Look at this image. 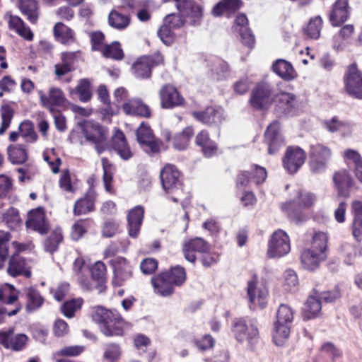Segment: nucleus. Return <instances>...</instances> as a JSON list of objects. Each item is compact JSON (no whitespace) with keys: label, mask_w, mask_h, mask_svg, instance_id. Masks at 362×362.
I'll list each match as a JSON object with an SVG mask.
<instances>
[{"label":"nucleus","mask_w":362,"mask_h":362,"mask_svg":"<svg viewBox=\"0 0 362 362\" xmlns=\"http://www.w3.org/2000/svg\"><path fill=\"white\" fill-rule=\"evenodd\" d=\"M38 95L42 105L51 112H53L56 107L64 105L66 102L64 94L59 88H51L48 95L42 90H39Z\"/></svg>","instance_id":"obj_15"},{"label":"nucleus","mask_w":362,"mask_h":362,"mask_svg":"<svg viewBox=\"0 0 362 362\" xmlns=\"http://www.w3.org/2000/svg\"><path fill=\"white\" fill-rule=\"evenodd\" d=\"M83 303L81 298L66 301L62 307V310L66 317H71L74 313L81 308Z\"/></svg>","instance_id":"obj_58"},{"label":"nucleus","mask_w":362,"mask_h":362,"mask_svg":"<svg viewBox=\"0 0 362 362\" xmlns=\"http://www.w3.org/2000/svg\"><path fill=\"white\" fill-rule=\"evenodd\" d=\"M103 55L106 58H110L115 60H121L124 57V53L121 45L118 42H114L110 45L104 47L102 52Z\"/></svg>","instance_id":"obj_50"},{"label":"nucleus","mask_w":362,"mask_h":362,"mask_svg":"<svg viewBox=\"0 0 362 362\" xmlns=\"http://www.w3.org/2000/svg\"><path fill=\"white\" fill-rule=\"evenodd\" d=\"M326 256H323L311 249L304 250L300 255L302 267L309 271H313L318 268L320 264L325 261Z\"/></svg>","instance_id":"obj_27"},{"label":"nucleus","mask_w":362,"mask_h":362,"mask_svg":"<svg viewBox=\"0 0 362 362\" xmlns=\"http://www.w3.org/2000/svg\"><path fill=\"white\" fill-rule=\"evenodd\" d=\"M290 325L274 322L272 339L276 346H282L286 343L290 335Z\"/></svg>","instance_id":"obj_41"},{"label":"nucleus","mask_w":362,"mask_h":362,"mask_svg":"<svg viewBox=\"0 0 362 362\" xmlns=\"http://www.w3.org/2000/svg\"><path fill=\"white\" fill-rule=\"evenodd\" d=\"M233 332L239 341H247L250 344L256 341L259 336L257 327L252 323L247 324L245 320L240 319L235 322Z\"/></svg>","instance_id":"obj_11"},{"label":"nucleus","mask_w":362,"mask_h":362,"mask_svg":"<svg viewBox=\"0 0 362 362\" xmlns=\"http://www.w3.org/2000/svg\"><path fill=\"white\" fill-rule=\"evenodd\" d=\"M43 303V299L40 293L35 289L30 288L27 292L26 309L33 310L40 308Z\"/></svg>","instance_id":"obj_55"},{"label":"nucleus","mask_w":362,"mask_h":362,"mask_svg":"<svg viewBox=\"0 0 362 362\" xmlns=\"http://www.w3.org/2000/svg\"><path fill=\"white\" fill-rule=\"evenodd\" d=\"M168 277L175 286L181 285L186 280V273L184 268L177 266L168 272Z\"/></svg>","instance_id":"obj_57"},{"label":"nucleus","mask_w":362,"mask_h":362,"mask_svg":"<svg viewBox=\"0 0 362 362\" xmlns=\"http://www.w3.org/2000/svg\"><path fill=\"white\" fill-rule=\"evenodd\" d=\"M291 241L287 233L282 230L274 231L268 243L267 255L269 258H279L288 254Z\"/></svg>","instance_id":"obj_2"},{"label":"nucleus","mask_w":362,"mask_h":362,"mask_svg":"<svg viewBox=\"0 0 362 362\" xmlns=\"http://www.w3.org/2000/svg\"><path fill=\"white\" fill-rule=\"evenodd\" d=\"M28 341V337L24 334H14L13 328L0 333V344L7 349L22 350Z\"/></svg>","instance_id":"obj_14"},{"label":"nucleus","mask_w":362,"mask_h":362,"mask_svg":"<svg viewBox=\"0 0 362 362\" xmlns=\"http://www.w3.org/2000/svg\"><path fill=\"white\" fill-rule=\"evenodd\" d=\"M331 156L332 151L329 147L321 144L312 145L310 151V166L312 172L318 173L323 171Z\"/></svg>","instance_id":"obj_4"},{"label":"nucleus","mask_w":362,"mask_h":362,"mask_svg":"<svg viewBox=\"0 0 362 362\" xmlns=\"http://www.w3.org/2000/svg\"><path fill=\"white\" fill-rule=\"evenodd\" d=\"M333 180L340 196H348V189L351 186L352 179L346 170H339L333 176Z\"/></svg>","instance_id":"obj_31"},{"label":"nucleus","mask_w":362,"mask_h":362,"mask_svg":"<svg viewBox=\"0 0 362 362\" xmlns=\"http://www.w3.org/2000/svg\"><path fill=\"white\" fill-rule=\"evenodd\" d=\"M322 25V18L320 16H316L308 23L305 33L310 37L317 39L320 37Z\"/></svg>","instance_id":"obj_56"},{"label":"nucleus","mask_w":362,"mask_h":362,"mask_svg":"<svg viewBox=\"0 0 362 362\" xmlns=\"http://www.w3.org/2000/svg\"><path fill=\"white\" fill-rule=\"evenodd\" d=\"M112 262L115 272L112 283L116 286H120L132 277V267L123 257H117Z\"/></svg>","instance_id":"obj_18"},{"label":"nucleus","mask_w":362,"mask_h":362,"mask_svg":"<svg viewBox=\"0 0 362 362\" xmlns=\"http://www.w3.org/2000/svg\"><path fill=\"white\" fill-rule=\"evenodd\" d=\"M144 210L141 206H136L129 211L127 216L129 235L136 238L139 233L143 221Z\"/></svg>","instance_id":"obj_26"},{"label":"nucleus","mask_w":362,"mask_h":362,"mask_svg":"<svg viewBox=\"0 0 362 362\" xmlns=\"http://www.w3.org/2000/svg\"><path fill=\"white\" fill-rule=\"evenodd\" d=\"M53 33L55 39L62 44H71L75 41L74 32L63 23H56Z\"/></svg>","instance_id":"obj_34"},{"label":"nucleus","mask_w":362,"mask_h":362,"mask_svg":"<svg viewBox=\"0 0 362 362\" xmlns=\"http://www.w3.org/2000/svg\"><path fill=\"white\" fill-rule=\"evenodd\" d=\"M265 141L268 144V151L270 154L276 153L284 144V139L280 134V127L278 122L271 124L265 132Z\"/></svg>","instance_id":"obj_22"},{"label":"nucleus","mask_w":362,"mask_h":362,"mask_svg":"<svg viewBox=\"0 0 362 362\" xmlns=\"http://www.w3.org/2000/svg\"><path fill=\"white\" fill-rule=\"evenodd\" d=\"M180 172L173 165H166L160 173V180L163 189L172 192L180 185Z\"/></svg>","instance_id":"obj_16"},{"label":"nucleus","mask_w":362,"mask_h":362,"mask_svg":"<svg viewBox=\"0 0 362 362\" xmlns=\"http://www.w3.org/2000/svg\"><path fill=\"white\" fill-rule=\"evenodd\" d=\"M272 90L269 85L262 83L258 85L251 94V105L257 110L267 108L272 103L271 98Z\"/></svg>","instance_id":"obj_13"},{"label":"nucleus","mask_w":362,"mask_h":362,"mask_svg":"<svg viewBox=\"0 0 362 362\" xmlns=\"http://www.w3.org/2000/svg\"><path fill=\"white\" fill-rule=\"evenodd\" d=\"M3 221L10 228H16L21 223L18 211L14 208L8 209L3 214Z\"/></svg>","instance_id":"obj_54"},{"label":"nucleus","mask_w":362,"mask_h":362,"mask_svg":"<svg viewBox=\"0 0 362 362\" xmlns=\"http://www.w3.org/2000/svg\"><path fill=\"white\" fill-rule=\"evenodd\" d=\"M194 134L192 127H187L183 131L176 135L173 139L174 146L179 150L185 149L189 144V141Z\"/></svg>","instance_id":"obj_47"},{"label":"nucleus","mask_w":362,"mask_h":362,"mask_svg":"<svg viewBox=\"0 0 362 362\" xmlns=\"http://www.w3.org/2000/svg\"><path fill=\"white\" fill-rule=\"evenodd\" d=\"M7 20L9 29L14 30L18 35L27 41H32L34 35L30 28L25 25L23 20L11 13H7L5 16Z\"/></svg>","instance_id":"obj_23"},{"label":"nucleus","mask_w":362,"mask_h":362,"mask_svg":"<svg viewBox=\"0 0 362 362\" xmlns=\"http://www.w3.org/2000/svg\"><path fill=\"white\" fill-rule=\"evenodd\" d=\"M76 91L79 95L80 100L82 102H87L91 98L90 83L86 79H82L78 82Z\"/></svg>","instance_id":"obj_59"},{"label":"nucleus","mask_w":362,"mask_h":362,"mask_svg":"<svg viewBox=\"0 0 362 362\" xmlns=\"http://www.w3.org/2000/svg\"><path fill=\"white\" fill-rule=\"evenodd\" d=\"M325 126L327 128V129L330 132L343 131L346 129H349V124L339 121L336 117H333L329 120L325 121Z\"/></svg>","instance_id":"obj_62"},{"label":"nucleus","mask_w":362,"mask_h":362,"mask_svg":"<svg viewBox=\"0 0 362 362\" xmlns=\"http://www.w3.org/2000/svg\"><path fill=\"white\" fill-rule=\"evenodd\" d=\"M96 197V192L93 188H90L83 198L76 202L74 208V214L80 216L93 211L95 209Z\"/></svg>","instance_id":"obj_24"},{"label":"nucleus","mask_w":362,"mask_h":362,"mask_svg":"<svg viewBox=\"0 0 362 362\" xmlns=\"http://www.w3.org/2000/svg\"><path fill=\"white\" fill-rule=\"evenodd\" d=\"M193 116L208 125H219L224 119L223 110L219 107H208L203 112H194Z\"/></svg>","instance_id":"obj_19"},{"label":"nucleus","mask_w":362,"mask_h":362,"mask_svg":"<svg viewBox=\"0 0 362 362\" xmlns=\"http://www.w3.org/2000/svg\"><path fill=\"white\" fill-rule=\"evenodd\" d=\"M1 114V125H0V136L4 134L7 131L14 115V111L9 105H4L0 110Z\"/></svg>","instance_id":"obj_49"},{"label":"nucleus","mask_w":362,"mask_h":362,"mask_svg":"<svg viewBox=\"0 0 362 362\" xmlns=\"http://www.w3.org/2000/svg\"><path fill=\"white\" fill-rule=\"evenodd\" d=\"M276 100L281 106L288 112H291L298 105L296 96L291 93H280L276 95Z\"/></svg>","instance_id":"obj_53"},{"label":"nucleus","mask_w":362,"mask_h":362,"mask_svg":"<svg viewBox=\"0 0 362 362\" xmlns=\"http://www.w3.org/2000/svg\"><path fill=\"white\" fill-rule=\"evenodd\" d=\"M293 319V312L291 307L286 304H281L276 313V323L290 325Z\"/></svg>","instance_id":"obj_48"},{"label":"nucleus","mask_w":362,"mask_h":362,"mask_svg":"<svg viewBox=\"0 0 362 362\" xmlns=\"http://www.w3.org/2000/svg\"><path fill=\"white\" fill-rule=\"evenodd\" d=\"M81 128L86 140L95 144L98 153H101L106 147V130L99 124L91 122H85Z\"/></svg>","instance_id":"obj_3"},{"label":"nucleus","mask_w":362,"mask_h":362,"mask_svg":"<svg viewBox=\"0 0 362 362\" xmlns=\"http://www.w3.org/2000/svg\"><path fill=\"white\" fill-rule=\"evenodd\" d=\"M344 83L345 90L349 95L362 99V73L355 64L348 67Z\"/></svg>","instance_id":"obj_6"},{"label":"nucleus","mask_w":362,"mask_h":362,"mask_svg":"<svg viewBox=\"0 0 362 362\" xmlns=\"http://www.w3.org/2000/svg\"><path fill=\"white\" fill-rule=\"evenodd\" d=\"M7 272L13 277L23 276L29 278L31 276L30 267L28 263L24 258L16 255H13L10 257Z\"/></svg>","instance_id":"obj_21"},{"label":"nucleus","mask_w":362,"mask_h":362,"mask_svg":"<svg viewBox=\"0 0 362 362\" xmlns=\"http://www.w3.org/2000/svg\"><path fill=\"white\" fill-rule=\"evenodd\" d=\"M171 28H172L164 23L158 32V35L160 40L165 45H170L173 42V37L170 30Z\"/></svg>","instance_id":"obj_64"},{"label":"nucleus","mask_w":362,"mask_h":362,"mask_svg":"<svg viewBox=\"0 0 362 362\" xmlns=\"http://www.w3.org/2000/svg\"><path fill=\"white\" fill-rule=\"evenodd\" d=\"M27 228L43 235L49 230V223L45 218V213L41 208H37L29 212L26 221Z\"/></svg>","instance_id":"obj_17"},{"label":"nucleus","mask_w":362,"mask_h":362,"mask_svg":"<svg viewBox=\"0 0 362 362\" xmlns=\"http://www.w3.org/2000/svg\"><path fill=\"white\" fill-rule=\"evenodd\" d=\"M348 0H337L329 15L331 23L337 26L348 18Z\"/></svg>","instance_id":"obj_29"},{"label":"nucleus","mask_w":362,"mask_h":362,"mask_svg":"<svg viewBox=\"0 0 362 362\" xmlns=\"http://www.w3.org/2000/svg\"><path fill=\"white\" fill-rule=\"evenodd\" d=\"M102 165L103 168V182L105 190L110 193L114 194L115 191L112 186V165L110 163L109 160L105 158H102Z\"/></svg>","instance_id":"obj_51"},{"label":"nucleus","mask_w":362,"mask_h":362,"mask_svg":"<svg viewBox=\"0 0 362 362\" xmlns=\"http://www.w3.org/2000/svg\"><path fill=\"white\" fill-rule=\"evenodd\" d=\"M84 350L81 346H69L55 351L53 354V358L61 356H76L81 354Z\"/></svg>","instance_id":"obj_60"},{"label":"nucleus","mask_w":362,"mask_h":362,"mask_svg":"<svg viewBox=\"0 0 362 362\" xmlns=\"http://www.w3.org/2000/svg\"><path fill=\"white\" fill-rule=\"evenodd\" d=\"M196 144L202 148V151L206 157H211L216 153L217 146L216 144L212 141L209 133L206 131L202 130L196 136Z\"/></svg>","instance_id":"obj_33"},{"label":"nucleus","mask_w":362,"mask_h":362,"mask_svg":"<svg viewBox=\"0 0 362 362\" xmlns=\"http://www.w3.org/2000/svg\"><path fill=\"white\" fill-rule=\"evenodd\" d=\"M272 68L273 71L284 80L290 81L297 76L293 66L284 59L276 60Z\"/></svg>","instance_id":"obj_36"},{"label":"nucleus","mask_w":362,"mask_h":362,"mask_svg":"<svg viewBox=\"0 0 362 362\" xmlns=\"http://www.w3.org/2000/svg\"><path fill=\"white\" fill-rule=\"evenodd\" d=\"M156 293L163 296H170L173 293L174 284L168 277V273H161L151 280Z\"/></svg>","instance_id":"obj_30"},{"label":"nucleus","mask_w":362,"mask_h":362,"mask_svg":"<svg viewBox=\"0 0 362 362\" xmlns=\"http://www.w3.org/2000/svg\"><path fill=\"white\" fill-rule=\"evenodd\" d=\"M315 201V197L314 194L308 192L302 191L299 192L297 204L301 207H310L314 204ZM296 206V202H290L282 204L281 208L283 211L287 212L293 221L298 222L300 220L296 218L293 212V209Z\"/></svg>","instance_id":"obj_20"},{"label":"nucleus","mask_w":362,"mask_h":362,"mask_svg":"<svg viewBox=\"0 0 362 362\" xmlns=\"http://www.w3.org/2000/svg\"><path fill=\"white\" fill-rule=\"evenodd\" d=\"M62 239L63 236L61 228H55L45 243V250L51 253L56 251Z\"/></svg>","instance_id":"obj_52"},{"label":"nucleus","mask_w":362,"mask_h":362,"mask_svg":"<svg viewBox=\"0 0 362 362\" xmlns=\"http://www.w3.org/2000/svg\"><path fill=\"white\" fill-rule=\"evenodd\" d=\"M6 153L8 160L13 164H22L28 158V151L20 144H11L8 146Z\"/></svg>","instance_id":"obj_35"},{"label":"nucleus","mask_w":362,"mask_h":362,"mask_svg":"<svg viewBox=\"0 0 362 362\" xmlns=\"http://www.w3.org/2000/svg\"><path fill=\"white\" fill-rule=\"evenodd\" d=\"M139 143L146 152L157 153L160 151L161 143L155 139L152 129L142 122L136 131Z\"/></svg>","instance_id":"obj_10"},{"label":"nucleus","mask_w":362,"mask_h":362,"mask_svg":"<svg viewBox=\"0 0 362 362\" xmlns=\"http://www.w3.org/2000/svg\"><path fill=\"white\" fill-rule=\"evenodd\" d=\"M121 355L120 348L118 345L111 344L106 346L104 351V358L109 361L114 362L117 361Z\"/></svg>","instance_id":"obj_63"},{"label":"nucleus","mask_w":362,"mask_h":362,"mask_svg":"<svg viewBox=\"0 0 362 362\" xmlns=\"http://www.w3.org/2000/svg\"><path fill=\"white\" fill-rule=\"evenodd\" d=\"M354 32V28L352 25H346L341 28L339 33L334 37V48L337 50L343 49L345 46L344 41L349 39Z\"/></svg>","instance_id":"obj_43"},{"label":"nucleus","mask_w":362,"mask_h":362,"mask_svg":"<svg viewBox=\"0 0 362 362\" xmlns=\"http://www.w3.org/2000/svg\"><path fill=\"white\" fill-rule=\"evenodd\" d=\"M163 57L160 53H155L151 56L143 57L138 59L132 66L135 76L141 78L151 76V68L162 64Z\"/></svg>","instance_id":"obj_5"},{"label":"nucleus","mask_w":362,"mask_h":362,"mask_svg":"<svg viewBox=\"0 0 362 362\" xmlns=\"http://www.w3.org/2000/svg\"><path fill=\"white\" fill-rule=\"evenodd\" d=\"M73 270L77 274V280L82 288L86 291L93 289V286L88 281V277H85L83 274L88 270L85 266L84 260L81 257L75 259L73 265Z\"/></svg>","instance_id":"obj_39"},{"label":"nucleus","mask_w":362,"mask_h":362,"mask_svg":"<svg viewBox=\"0 0 362 362\" xmlns=\"http://www.w3.org/2000/svg\"><path fill=\"white\" fill-rule=\"evenodd\" d=\"M160 106L164 109H172L185 104V99L177 89L171 84L163 86L158 92Z\"/></svg>","instance_id":"obj_7"},{"label":"nucleus","mask_w":362,"mask_h":362,"mask_svg":"<svg viewBox=\"0 0 362 362\" xmlns=\"http://www.w3.org/2000/svg\"><path fill=\"white\" fill-rule=\"evenodd\" d=\"M92 279L89 283L93 286V288H96L99 292L105 290V284L106 281V267L102 262H97L90 269Z\"/></svg>","instance_id":"obj_28"},{"label":"nucleus","mask_w":362,"mask_h":362,"mask_svg":"<svg viewBox=\"0 0 362 362\" xmlns=\"http://www.w3.org/2000/svg\"><path fill=\"white\" fill-rule=\"evenodd\" d=\"M298 285V277L296 274L292 270H287L284 273V287L286 291H293Z\"/></svg>","instance_id":"obj_61"},{"label":"nucleus","mask_w":362,"mask_h":362,"mask_svg":"<svg viewBox=\"0 0 362 362\" xmlns=\"http://www.w3.org/2000/svg\"><path fill=\"white\" fill-rule=\"evenodd\" d=\"M209 250V245L201 238L187 240L182 244L184 257L190 262H195L197 252L206 253Z\"/></svg>","instance_id":"obj_12"},{"label":"nucleus","mask_w":362,"mask_h":362,"mask_svg":"<svg viewBox=\"0 0 362 362\" xmlns=\"http://www.w3.org/2000/svg\"><path fill=\"white\" fill-rule=\"evenodd\" d=\"M321 310V302L317 296H310L303 308L304 315L306 318H313Z\"/></svg>","instance_id":"obj_45"},{"label":"nucleus","mask_w":362,"mask_h":362,"mask_svg":"<svg viewBox=\"0 0 362 362\" xmlns=\"http://www.w3.org/2000/svg\"><path fill=\"white\" fill-rule=\"evenodd\" d=\"M18 8L30 23H35L37 22L38 6L36 0H19Z\"/></svg>","instance_id":"obj_38"},{"label":"nucleus","mask_w":362,"mask_h":362,"mask_svg":"<svg viewBox=\"0 0 362 362\" xmlns=\"http://www.w3.org/2000/svg\"><path fill=\"white\" fill-rule=\"evenodd\" d=\"M95 322L102 325L101 330L106 336L122 335L124 329L130 327L117 310L96 307L92 312Z\"/></svg>","instance_id":"obj_1"},{"label":"nucleus","mask_w":362,"mask_h":362,"mask_svg":"<svg viewBox=\"0 0 362 362\" xmlns=\"http://www.w3.org/2000/svg\"><path fill=\"white\" fill-rule=\"evenodd\" d=\"M18 291L13 286L4 284L0 286V302L6 304H13L18 300Z\"/></svg>","instance_id":"obj_44"},{"label":"nucleus","mask_w":362,"mask_h":362,"mask_svg":"<svg viewBox=\"0 0 362 362\" xmlns=\"http://www.w3.org/2000/svg\"><path fill=\"white\" fill-rule=\"evenodd\" d=\"M328 235L327 233L315 232L312 238L311 247L310 249L327 257L328 250Z\"/></svg>","instance_id":"obj_40"},{"label":"nucleus","mask_w":362,"mask_h":362,"mask_svg":"<svg viewBox=\"0 0 362 362\" xmlns=\"http://www.w3.org/2000/svg\"><path fill=\"white\" fill-rule=\"evenodd\" d=\"M114 148L117 151L122 158L127 160L132 156V151L127 145L124 134L119 129L115 130L112 138Z\"/></svg>","instance_id":"obj_32"},{"label":"nucleus","mask_w":362,"mask_h":362,"mask_svg":"<svg viewBox=\"0 0 362 362\" xmlns=\"http://www.w3.org/2000/svg\"><path fill=\"white\" fill-rule=\"evenodd\" d=\"M131 18L129 16L122 14L117 11H112L108 16V24L117 30H124L130 24Z\"/></svg>","instance_id":"obj_42"},{"label":"nucleus","mask_w":362,"mask_h":362,"mask_svg":"<svg viewBox=\"0 0 362 362\" xmlns=\"http://www.w3.org/2000/svg\"><path fill=\"white\" fill-rule=\"evenodd\" d=\"M305 152L297 146L287 148L283 159L284 167L290 173H296L305 161Z\"/></svg>","instance_id":"obj_9"},{"label":"nucleus","mask_w":362,"mask_h":362,"mask_svg":"<svg viewBox=\"0 0 362 362\" xmlns=\"http://www.w3.org/2000/svg\"><path fill=\"white\" fill-rule=\"evenodd\" d=\"M76 55L74 52H64L62 54V62L54 66V73L58 79L73 70V62Z\"/></svg>","instance_id":"obj_37"},{"label":"nucleus","mask_w":362,"mask_h":362,"mask_svg":"<svg viewBox=\"0 0 362 362\" xmlns=\"http://www.w3.org/2000/svg\"><path fill=\"white\" fill-rule=\"evenodd\" d=\"M18 129L21 136L24 139L25 142L34 143L37 140V135L34 129V125L30 121L25 120L22 122Z\"/></svg>","instance_id":"obj_46"},{"label":"nucleus","mask_w":362,"mask_h":362,"mask_svg":"<svg viewBox=\"0 0 362 362\" xmlns=\"http://www.w3.org/2000/svg\"><path fill=\"white\" fill-rule=\"evenodd\" d=\"M247 296L250 303L254 307L264 308L267 303L268 290L263 285H258L257 276L247 283Z\"/></svg>","instance_id":"obj_8"},{"label":"nucleus","mask_w":362,"mask_h":362,"mask_svg":"<svg viewBox=\"0 0 362 362\" xmlns=\"http://www.w3.org/2000/svg\"><path fill=\"white\" fill-rule=\"evenodd\" d=\"M122 110L125 114L143 117H150L151 115L150 107L140 99H132L124 103Z\"/></svg>","instance_id":"obj_25"}]
</instances>
